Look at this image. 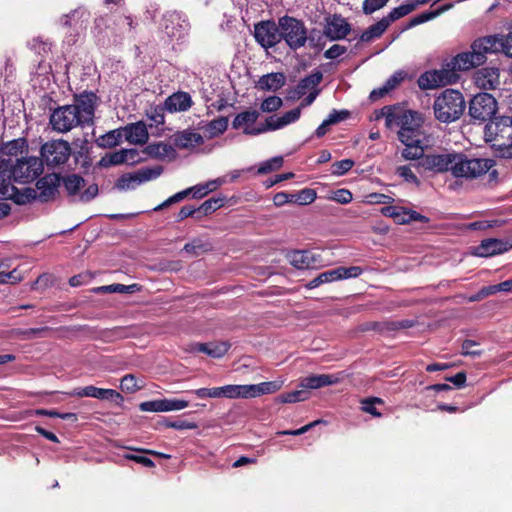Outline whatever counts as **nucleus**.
Returning <instances> with one entry per match:
<instances>
[{"label":"nucleus","instance_id":"obj_1","mask_svg":"<svg viewBox=\"0 0 512 512\" xmlns=\"http://www.w3.org/2000/svg\"><path fill=\"white\" fill-rule=\"evenodd\" d=\"M480 65L472 50L461 52L447 62L443 69L430 70L421 74L417 83L422 90L453 84L460 79L459 71H468Z\"/></svg>","mask_w":512,"mask_h":512},{"label":"nucleus","instance_id":"obj_2","mask_svg":"<svg viewBox=\"0 0 512 512\" xmlns=\"http://www.w3.org/2000/svg\"><path fill=\"white\" fill-rule=\"evenodd\" d=\"M465 107L463 94L455 89H445L435 98L433 104L435 118L447 124L458 120L463 115Z\"/></svg>","mask_w":512,"mask_h":512},{"label":"nucleus","instance_id":"obj_3","mask_svg":"<svg viewBox=\"0 0 512 512\" xmlns=\"http://www.w3.org/2000/svg\"><path fill=\"white\" fill-rule=\"evenodd\" d=\"M484 139L491 147L500 151L507 158V152L512 147V117H494L484 128Z\"/></svg>","mask_w":512,"mask_h":512},{"label":"nucleus","instance_id":"obj_4","mask_svg":"<svg viewBox=\"0 0 512 512\" xmlns=\"http://www.w3.org/2000/svg\"><path fill=\"white\" fill-rule=\"evenodd\" d=\"M126 22L128 31H132L135 28V23L131 16L119 15V16H99L95 19L93 35L97 40L98 45L107 46L111 43V37L113 42L117 41V38H121L124 31L116 28L119 24Z\"/></svg>","mask_w":512,"mask_h":512},{"label":"nucleus","instance_id":"obj_5","mask_svg":"<svg viewBox=\"0 0 512 512\" xmlns=\"http://www.w3.org/2000/svg\"><path fill=\"white\" fill-rule=\"evenodd\" d=\"M281 41L292 51L304 47L307 44L308 29L305 23L292 16L284 15L279 18Z\"/></svg>","mask_w":512,"mask_h":512},{"label":"nucleus","instance_id":"obj_6","mask_svg":"<svg viewBox=\"0 0 512 512\" xmlns=\"http://www.w3.org/2000/svg\"><path fill=\"white\" fill-rule=\"evenodd\" d=\"M493 165L491 159L469 158L464 153H456L452 175L455 178L476 179L485 175Z\"/></svg>","mask_w":512,"mask_h":512},{"label":"nucleus","instance_id":"obj_7","mask_svg":"<svg viewBox=\"0 0 512 512\" xmlns=\"http://www.w3.org/2000/svg\"><path fill=\"white\" fill-rule=\"evenodd\" d=\"M71 154L72 150L68 141L63 139L50 140L41 146V158L39 159L48 168H60L69 160Z\"/></svg>","mask_w":512,"mask_h":512},{"label":"nucleus","instance_id":"obj_8","mask_svg":"<svg viewBox=\"0 0 512 512\" xmlns=\"http://www.w3.org/2000/svg\"><path fill=\"white\" fill-rule=\"evenodd\" d=\"M498 110V103L495 97L489 93L482 92L472 97L469 101L468 114L473 123H484L491 121Z\"/></svg>","mask_w":512,"mask_h":512},{"label":"nucleus","instance_id":"obj_9","mask_svg":"<svg viewBox=\"0 0 512 512\" xmlns=\"http://www.w3.org/2000/svg\"><path fill=\"white\" fill-rule=\"evenodd\" d=\"M398 138L400 141H424L425 133L422 129L423 118L420 113L407 110L402 113L400 119Z\"/></svg>","mask_w":512,"mask_h":512},{"label":"nucleus","instance_id":"obj_10","mask_svg":"<svg viewBox=\"0 0 512 512\" xmlns=\"http://www.w3.org/2000/svg\"><path fill=\"white\" fill-rule=\"evenodd\" d=\"M98 96L93 91H83L73 95L74 112L77 111V117L83 120L85 126H90L94 123L95 110L98 106Z\"/></svg>","mask_w":512,"mask_h":512},{"label":"nucleus","instance_id":"obj_11","mask_svg":"<svg viewBox=\"0 0 512 512\" xmlns=\"http://www.w3.org/2000/svg\"><path fill=\"white\" fill-rule=\"evenodd\" d=\"M43 162L34 156L17 159L12 163L14 181L17 183H30L43 172Z\"/></svg>","mask_w":512,"mask_h":512},{"label":"nucleus","instance_id":"obj_12","mask_svg":"<svg viewBox=\"0 0 512 512\" xmlns=\"http://www.w3.org/2000/svg\"><path fill=\"white\" fill-rule=\"evenodd\" d=\"M70 105L60 106L53 110L49 123L54 131L66 133L75 127H85L83 120L77 117V111Z\"/></svg>","mask_w":512,"mask_h":512},{"label":"nucleus","instance_id":"obj_13","mask_svg":"<svg viewBox=\"0 0 512 512\" xmlns=\"http://www.w3.org/2000/svg\"><path fill=\"white\" fill-rule=\"evenodd\" d=\"M280 24L274 20H263L254 25V38L264 49L275 47L281 42Z\"/></svg>","mask_w":512,"mask_h":512},{"label":"nucleus","instance_id":"obj_14","mask_svg":"<svg viewBox=\"0 0 512 512\" xmlns=\"http://www.w3.org/2000/svg\"><path fill=\"white\" fill-rule=\"evenodd\" d=\"M363 273V269L359 266L343 267L339 266L335 269H331L320 273L317 277L312 279L306 284L307 289H314L322 284L331 283L334 281L356 278Z\"/></svg>","mask_w":512,"mask_h":512},{"label":"nucleus","instance_id":"obj_15","mask_svg":"<svg viewBox=\"0 0 512 512\" xmlns=\"http://www.w3.org/2000/svg\"><path fill=\"white\" fill-rule=\"evenodd\" d=\"M189 26V22L182 12L174 10L163 14L161 27L170 39L184 38Z\"/></svg>","mask_w":512,"mask_h":512},{"label":"nucleus","instance_id":"obj_16","mask_svg":"<svg viewBox=\"0 0 512 512\" xmlns=\"http://www.w3.org/2000/svg\"><path fill=\"white\" fill-rule=\"evenodd\" d=\"M224 183L223 179H217L214 181H210L206 185H196L190 188H187L183 191L177 192L176 194L172 195L168 199H166L164 202L153 208V211H161L175 203H178L182 200H184L186 197H188L190 194H192L193 198L200 199L207 195L209 191H213L216 189L218 185H221Z\"/></svg>","mask_w":512,"mask_h":512},{"label":"nucleus","instance_id":"obj_17","mask_svg":"<svg viewBox=\"0 0 512 512\" xmlns=\"http://www.w3.org/2000/svg\"><path fill=\"white\" fill-rule=\"evenodd\" d=\"M455 157L456 152L425 154L422 161L417 163V166L434 173H444L447 171L452 173Z\"/></svg>","mask_w":512,"mask_h":512},{"label":"nucleus","instance_id":"obj_18","mask_svg":"<svg viewBox=\"0 0 512 512\" xmlns=\"http://www.w3.org/2000/svg\"><path fill=\"white\" fill-rule=\"evenodd\" d=\"M470 48L475 55V59L482 65L487 60V54L501 51V37L499 35H489L477 38Z\"/></svg>","mask_w":512,"mask_h":512},{"label":"nucleus","instance_id":"obj_19","mask_svg":"<svg viewBox=\"0 0 512 512\" xmlns=\"http://www.w3.org/2000/svg\"><path fill=\"white\" fill-rule=\"evenodd\" d=\"M70 396L76 397H92L99 400H110L117 405H121L124 401L123 396L114 389L98 388L93 385L75 388L72 392L68 393Z\"/></svg>","mask_w":512,"mask_h":512},{"label":"nucleus","instance_id":"obj_20","mask_svg":"<svg viewBox=\"0 0 512 512\" xmlns=\"http://www.w3.org/2000/svg\"><path fill=\"white\" fill-rule=\"evenodd\" d=\"M351 31V26L340 14L326 18L323 35L331 41L344 39Z\"/></svg>","mask_w":512,"mask_h":512},{"label":"nucleus","instance_id":"obj_21","mask_svg":"<svg viewBox=\"0 0 512 512\" xmlns=\"http://www.w3.org/2000/svg\"><path fill=\"white\" fill-rule=\"evenodd\" d=\"M60 183L61 175L55 173L47 174L38 179L35 189L37 191L38 200L41 202L53 200L58 193Z\"/></svg>","mask_w":512,"mask_h":512},{"label":"nucleus","instance_id":"obj_22","mask_svg":"<svg viewBox=\"0 0 512 512\" xmlns=\"http://www.w3.org/2000/svg\"><path fill=\"white\" fill-rule=\"evenodd\" d=\"M289 261L297 269H317L323 265L321 254L311 250H296L289 255Z\"/></svg>","mask_w":512,"mask_h":512},{"label":"nucleus","instance_id":"obj_23","mask_svg":"<svg viewBox=\"0 0 512 512\" xmlns=\"http://www.w3.org/2000/svg\"><path fill=\"white\" fill-rule=\"evenodd\" d=\"M500 70L497 67H484L475 74V83L484 90H494L499 85Z\"/></svg>","mask_w":512,"mask_h":512},{"label":"nucleus","instance_id":"obj_24","mask_svg":"<svg viewBox=\"0 0 512 512\" xmlns=\"http://www.w3.org/2000/svg\"><path fill=\"white\" fill-rule=\"evenodd\" d=\"M172 141L174 146L178 149H189L202 145L204 143V138L199 133L193 132L190 129H185L176 132L172 136Z\"/></svg>","mask_w":512,"mask_h":512},{"label":"nucleus","instance_id":"obj_25","mask_svg":"<svg viewBox=\"0 0 512 512\" xmlns=\"http://www.w3.org/2000/svg\"><path fill=\"white\" fill-rule=\"evenodd\" d=\"M164 103L170 113L185 112L192 107L193 100L189 93L178 91L167 97Z\"/></svg>","mask_w":512,"mask_h":512},{"label":"nucleus","instance_id":"obj_26","mask_svg":"<svg viewBox=\"0 0 512 512\" xmlns=\"http://www.w3.org/2000/svg\"><path fill=\"white\" fill-rule=\"evenodd\" d=\"M231 344L227 341H214L208 343H195L192 351L207 354L212 358L223 357L230 349Z\"/></svg>","mask_w":512,"mask_h":512},{"label":"nucleus","instance_id":"obj_27","mask_svg":"<svg viewBox=\"0 0 512 512\" xmlns=\"http://www.w3.org/2000/svg\"><path fill=\"white\" fill-rule=\"evenodd\" d=\"M407 73L404 71H396L393 75H391L382 87L374 89L371 91L369 95V99L371 101H377L387 95L389 92L394 90L397 86H399L406 78Z\"/></svg>","mask_w":512,"mask_h":512},{"label":"nucleus","instance_id":"obj_28","mask_svg":"<svg viewBox=\"0 0 512 512\" xmlns=\"http://www.w3.org/2000/svg\"><path fill=\"white\" fill-rule=\"evenodd\" d=\"M339 378L333 374H313L307 377H304L300 386L306 389H319L322 387L334 385L338 383Z\"/></svg>","mask_w":512,"mask_h":512},{"label":"nucleus","instance_id":"obj_29","mask_svg":"<svg viewBox=\"0 0 512 512\" xmlns=\"http://www.w3.org/2000/svg\"><path fill=\"white\" fill-rule=\"evenodd\" d=\"M12 180L14 175L12 170L11 158L0 159V198H5L9 195Z\"/></svg>","mask_w":512,"mask_h":512},{"label":"nucleus","instance_id":"obj_30","mask_svg":"<svg viewBox=\"0 0 512 512\" xmlns=\"http://www.w3.org/2000/svg\"><path fill=\"white\" fill-rule=\"evenodd\" d=\"M129 143L143 145L148 141L149 134L144 122L131 123L124 128Z\"/></svg>","mask_w":512,"mask_h":512},{"label":"nucleus","instance_id":"obj_31","mask_svg":"<svg viewBox=\"0 0 512 512\" xmlns=\"http://www.w3.org/2000/svg\"><path fill=\"white\" fill-rule=\"evenodd\" d=\"M285 84V75L281 72H274L263 75L258 81V87L261 90L276 91Z\"/></svg>","mask_w":512,"mask_h":512},{"label":"nucleus","instance_id":"obj_32","mask_svg":"<svg viewBox=\"0 0 512 512\" xmlns=\"http://www.w3.org/2000/svg\"><path fill=\"white\" fill-rule=\"evenodd\" d=\"M143 153L154 159L163 160L169 155H175L176 151L170 144L164 142L151 143L147 145Z\"/></svg>","mask_w":512,"mask_h":512},{"label":"nucleus","instance_id":"obj_33","mask_svg":"<svg viewBox=\"0 0 512 512\" xmlns=\"http://www.w3.org/2000/svg\"><path fill=\"white\" fill-rule=\"evenodd\" d=\"M4 199H11L18 205H24L38 199V197L37 191L33 188H24L23 190H19L15 186L11 185L9 195Z\"/></svg>","mask_w":512,"mask_h":512},{"label":"nucleus","instance_id":"obj_34","mask_svg":"<svg viewBox=\"0 0 512 512\" xmlns=\"http://www.w3.org/2000/svg\"><path fill=\"white\" fill-rule=\"evenodd\" d=\"M322 79L323 74L319 70H316L310 75L302 78L296 87V93L298 94V97L305 95L306 91L309 89L312 91L317 89L316 87L321 83Z\"/></svg>","mask_w":512,"mask_h":512},{"label":"nucleus","instance_id":"obj_35","mask_svg":"<svg viewBox=\"0 0 512 512\" xmlns=\"http://www.w3.org/2000/svg\"><path fill=\"white\" fill-rule=\"evenodd\" d=\"M388 27V21L382 18L362 32L360 35V41L368 43L374 39L380 38Z\"/></svg>","mask_w":512,"mask_h":512},{"label":"nucleus","instance_id":"obj_36","mask_svg":"<svg viewBox=\"0 0 512 512\" xmlns=\"http://www.w3.org/2000/svg\"><path fill=\"white\" fill-rule=\"evenodd\" d=\"M260 113L259 111L253 109V110H245L243 112L238 113L235 118L232 121V127L233 129H245L246 127L252 128L251 125H253Z\"/></svg>","mask_w":512,"mask_h":512},{"label":"nucleus","instance_id":"obj_37","mask_svg":"<svg viewBox=\"0 0 512 512\" xmlns=\"http://www.w3.org/2000/svg\"><path fill=\"white\" fill-rule=\"evenodd\" d=\"M401 142L405 145V148L401 152V156L405 160H418V162L422 161V158L425 155L424 147H423L424 141H418V142L401 141Z\"/></svg>","mask_w":512,"mask_h":512},{"label":"nucleus","instance_id":"obj_38","mask_svg":"<svg viewBox=\"0 0 512 512\" xmlns=\"http://www.w3.org/2000/svg\"><path fill=\"white\" fill-rule=\"evenodd\" d=\"M281 120L279 117L270 116L266 118L265 123L260 124L257 127L249 128L246 127L244 129V134L256 136L262 133H265L267 131H274L283 128V125H280Z\"/></svg>","mask_w":512,"mask_h":512},{"label":"nucleus","instance_id":"obj_39","mask_svg":"<svg viewBox=\"0 0 512 512\" xmlns=\"http://www.w3.org/2000/svg\"><path fill=\"white\" fill-rule=\"evenodd\" d=\"M229 119L226 116H220L208 122L204 131L209 138H215L222 135L228 128Z\"/></svg>","mask_w":512,"mask_h":512},{"label":"nucleus","instance_id":"obj_40","mask_svg":"<svg viewBox=\"0 0 512 512\" xmlns=\"http://www.w3.org/2000/svg\"><path fill=\"white\" fill-rule=\"evenodd\" d=\"M399 108L395 105H387L384 106L378 114H376V119H380L382 117L385 118V125L388 128H392L394 125L400 126L401 115L398 113Z\"/></svg>","mask_w":512,"mask_h":512},{"label":"nucleus","instance_id":"obj_41","mask_svg":"<svg viewBox=\"0 0 512 512\" xmlns=\"http://www.w3.org/2000/svg\"><path fill=\"white\" fill-rule=\"evenodd\" d=\"M61 181L69 196H76L85 185L84 178L77 174L61 177Z\"/></svg>","mask_w":512,"mask_h":512},{"label":"nucleus","instance_id":"obj_42","mask_svg":"<svg viewBox=\"0 0 512 512\" xmlns=\"http://www.w3.org/2000/svg\"><path fill=\"white\" fill-rule=\"evenodd\" d=\"M89 13L84 9L78 8L72 10L69 14H66L62 18V25L64 27H81L84 21H87Z\"/></svg>","mask_w":512,"mask_h":512},{"label":"nucleus","instance_id":"obj_43","mask_svg":"<svg viewBox=\"0 0 512 512\" xmlns=\"http://www.w3.org/2000/svg\"><path fill=\"white\" fill-rule=\"evenodd\" d=\"M281 385L276 381L262 382L259 384H249L250 398H255L265 394H272L278 391Z\"/></svg>","mask_w":512,"mask_h":512},{"label":"nucleus","instance_id":"obj_44","mask_svg":"<svg viewBox=\"0 0 512 512\" xmlns=\"http://www.w3.org/2000/svg\"><path fill=\"white\" fill-rule=\"evenodd\" d=\"M121 139L122 131L114 129L98 137L95 142L100 148H113L121 142Z\"/></svg>","mask_w":512,"mask_h":512},{"label":"nucleus","instance_id":"obj_45","mask_svg":"<svg viewBox=\"0 0 512 512\" xmlns=\"http://www.w3.org/2000/svg\"><path fill=\"white\" fill-rule=\"evenodd\" d=\"M28 150V141L24 137L13 139L4 143V155L17 156Z\"/></svg>","mask_w":512,"mask_h":512},{"label":"nucleus","instance_id":"obj_46","mask_svg":"<svg viewBox=\"0 0 512 512\" xmlns=\"http://www.w3.org/2000/svg\"><path fill=\"white\" fill-rule=\"evenodd\" d=\"M448 8H449V6L446 5V6L439 7L438 9H436L434 11H427V12H423L421 14H418V15L412 17L409 20L407 28H412V27H415L417 25H420V24H423L425 22H428V21L436 18L437 16H439L441 13L446 11Z\"/></svg>","mask_w":512,"mask_h":512},{"label":"nucleus","instance_id":"obj_47","mask_svg":"<svg viewBox=\"0 0 512 512\" xmlns=\"http://www.w3.org/2000/svg\"><path fill=\"white\" fill-rule=\"evenodd\" d=\"M415 9H416V4H413V3L403 4L398 7L393 8L389 12V14L383 18L386 19V21H388V25L390 26V24L392 22L410 14Z\"/></svg>","mask_w":512,"mask_h":512},{"label":"nucleus","instance_id":"obj_48","mask_svg":"<svg viewBox=\"0 0 512 512\" xmlns=\"http://www.w3.org/2000/svg\"><path fill=\"white\" fill-rule=\"evenodd\" d=\"M225 398H250L249 384L247 385H226L224 386Z\"/></svg>","mask_w":512,"mask_h":512},{"label":"nucleus","instance_id":"obj_49","mask_svg":"<svg viewBox=\"0 0 512 512\" xmlns=\"http://www.w3.org/2000/svg\"><path fill=\"white\" fill-rule=\"evenodd\" d=\"M226 198L225 197H212L206 201H204L198 208V213L206 216L217 209L221 208L225 203Z\"/></svg>","mask_w":512,"mask_h":512},{"label":"nucleus","instance_id":"obj_50","mask_svg":"<svg viewBox=\"0 0 512 512\" xmlns=\"http://www.w3.org/2000/svg\"><path fill=\"white\" fill-rule=\"evenodd\" d=\"M361 410L365 413H368L374 417H381L382 414L375 407L376 404H384L382 398L379 397H367L360 400Z\"/></svg>","mask_w":512,"mask_h":512},{"label":"nucleus","instance_id":"obj_51","mask_svg":"<svg viewBox=\"0 0 512 512\" xmlns=\"http://www.w3.org/2000/svg\"><path fill=\"white\" fill-rule=\"evenodd\" d=\"M163 172V167L158 165L155 167H145L138 170L136 173L138 184L146 181H150L152 179H156Z\"/></svg>","mask_w":512,"mask_h":512},{"label":"nucleus","instance_id":"obj_52","mask_svg":"<svg viewBox=\"0 0 512 512\" xmlns=\"http://www.w3.org/2000/svg\"><path fill=\"white\" fill-rule=\"evenodd\" d=\"M126 163L124 149L106 154L99 162L102 167L116 166Z\"/></svg>","mask_w":512,"mask_h":512},{"label":"nucleus","instance_id":"obj_53","mask_svg":"<svg viewBox=\"0 0 512 512\" xmlns=\"http://www.w3.org/2000/svg\"><path fill=\"white\" fill-rule=\"evenodd\" d=\"M309 398V392L307 390H295L283 393L279 396V401L281 403H296L300 401H305Z\"/></svg>","mask_w":512,"mask_h":512},{"label":"nucleus","instance_id":"obj_54","mask_svg":"<svg viewBox=\"0 0 512 512\" xmlns=\"http://www.w3.org/2000/svg\"><path fill=\"white\" fill-rule=\"evenodd\" d=\"M381 213L386 216L393 218L396 223L404 224L401 219H405L407 213H405V208L400 206L387 205L381 208Z\"/></svg>","mask_w":512,"mask_h":512},{"label":"nucleus","instance_id":"obj_55","mask_svg":"<svg viewBox=\"0 0 512 512\" xmlns=\"http://www.w3.org/2000/svg\"><path fill=\"white\" fill-rule=\"evenodd\" d=\"M165 111H167L165 104L163 106H161V105H154V106H151L149 108V110H147L146 115L157 126L164 125V123H165Z\"/></svg>","mask_w":512,"mask_h":512},{"label":"nucleus","instance_id":"obj_56","mask_svg":"<svg viewBox=\"0 0 512 512\" xmlns=\"http://www.w3.org/2000/svg\"><path fill=\"white\" fill-rule=\"evenodd\" d=\"M283 165V158L281 156L273 157L262 164L257 169V174H267L272 171L278 170Z\"/></svg>","mask_w":512,"mask_h":512},{"label":"nucleus","instance_id":"obj_57","mask_svg":"<svg viewBox=\"0 0 512 512\" xmlns=\"http://www.w3.org/2000/svg\"><path fill=\"white\" fill-rule=\"evenodd\" d=\"M29 47L36 54L40 56H45L51 50V43L48 41H44L40 37H36L29 42Z\"/></svg>","mask_w":512,"mask_h":512},{"label":"nucleus","instance_id":"obj_58","mask_svg":"<svg viewBox=\"0 0 512 512\" xmlns=\"http://www.w3.org/2000/svg\"><path fill=\"white\" fill-rule=\"evenodd\" d=\"M354 165L355 162L352 159H343L340 161H336L332 164L331 173L332 175L335 176L345 175L353 168Z\"/></svg>","mask_w":512,"mask_h":512},{"label":"nucleus","instance_id":"obj_59","mask_svg":"<svg viewBox=\"0 0 512 512\" xmlns=\"http://www.w3.org/2000/svg\"><path fill=\"white\" fill-rule=\"evenodd\" d=\"M120 387L127 393H134L142 388L133 374H126L120 381Z\"/></svg>","mask_w":512,"mask_h":512},{"label":"nucleus","instance_id":"obj_60","mask_svg":"<svg viewBox=\"0 0 512 512\" xmlns=\"http://www.w3.org/2000/svg\"><path fill=\"white\" fill-rule=\"evenodd\" d=\"M282 105L283 101L280 97L269 96L262 101L260 109L262 112L271 113L280 109Z\"/></svg>","mask_w":512,"mask_h":512},{"label":"nucleus","instance_id":"obj_61","mask_svg":"<svg viewBox=\"0 0 512 512\" xmlns=\"http://www.w3.org/2000/svg\"><path fill=\"white\" fill-rule=\"evenodd\" d=\"M183 249L187 253L198 256L201 253L209 251L211 248L209 244L203 243L201 240H193L190 243H186Z\"/></svg>","mask_w":512,"mask_h":512},{"label":"nucleus","instance_id":"obj_62","mask_svg":"<svg viewBox=\"0 0 512 512\" xmlns=\"http://www.w3.org/2000/svg\"><path fill=\"white\" fill-rule=\"evenodd\" d=\"M134 183L138 184L136 173H125L117 179L115 186L120 190H127L134 188Z\"/></svg>","mask_w":512,"mask_h":512},{"label":"nucleus","instance_id":"obj_63","mask_svg":"<svg viewBox=\"0 0 512 512\" xmlns=\"http://www.w3.org/2000/svg\"><path fill=\"white\" fill-rule=\"evenodd\" d=\"M317 197L316 191L311 188H304L297 192L296 201L299 205H308L315 201Z\"/></svg>","mask_w":512,"mask_h":512},{"label":"nucleus","instance_id":"obj_64","mask_svg":"<svg viewBox=\"0 0 512 512\" xmlns=\"http://www.w3.org/2000/svg\"><path fill=\"white\" fill-rule=\"evenodd\" d=\"M389 0H364L362 10L365 15H371L383 8Z\"/></svg>","mask_w":512,"mask_h":512}]
</instances>
